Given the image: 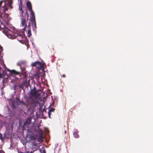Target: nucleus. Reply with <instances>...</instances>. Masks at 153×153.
I'll use <instances>...</instances> for the list:
<instances>
[{
  "label": "nucleus",
  "mask_w": 153,
  "mask_h": 153,
  "mask_svg": "<svg viewBox=\"0 0 153 153\" xmlns=\"http://www.w3.org/2000/svg\"><path fill=\"white\" fill-rule=\"evenodd\" d=\"M24 29L25 30L27 31L28 36L30 37L32 35V34L31 33V26L29 23L27 28Z\"/></svg>",
  "instance_id": "nucleus-9"
},
{
  "label": "nucleus",
  "mask_w": 153,
  "mask_h": 153,
  "mask_svg": "<svg viewBox=\"0 0 153 153\" xmlns=\"http://www.w3.org/2000/svg\"><path fill=\"white\" fill-rule=\"evenodd\" d=\"M13 4L12 0L10 1L7 3V6L6 5L4 1H1L0 2V21L1 22L2 21L6 22L8 21V15L5 13L6 10L8 9V7L10 8H13L12 4Z\"/></svg>",
  "instance_id": "nucleus-1"
},
{
  "label": "nucleus",
  "mask_w": 153,
  "mask_h": 153,
  "mask_svg": "<svg viewBox=\"0 0 153 153\" xmlns=\"http://www.w3.org/2000/svg\"><path fill=\"white\" fill-rule=\"evenodd\" d=\"M73 135L75 138H77L78 137L79 135L77 133L75 132H74L73 133Z\"/></svg>",
  "instance_id": "nucleus-21"
},
{
  "label": "nucleus",
  "mask_w": 153,
  "mask_h": 153,
  "mask_svg": "<svg viewBox=\"0 0 153 153\" xmlns=\"http://www.w3.org/2000/svg\"><path fill=\"white\" fill-rule=\"evenodd\" d=\"M26 6L29 10H31L32 9L31 4L30 1H28L27 2Z\"/></svg>",
  "instance_id": "nucleus-15"
},
{
  "label": "nucleus",
  "mask_w": 153,
  "mask_h": 153,
  "mask_svg": "<svg viewBox=\"0 0 153 153\" xmlns=\"http://www.w3.org/2000/svg\"><path fill=\"white\" fill-rule=\"evenodd\" d=\"M30 11V14L31 15L30 20H34L35 19V16L34 15V13L32 9L31 10H29Z\"/></svg>",
  "instance_id": "nucleus-13"
},
{
  "label": "nucleus",
  "mask_w": 153,
  "mask_h": 153,
  "mask_svg": "<svg viewBox=\"0 0 153 153\" xmlns=\"http://www.w3.org/2000/svg\"><path fill=\"white\" fill-rule=\"evenodd\" d=\"M43 150L42 151H41L40 149H39V150L41 153H46V151L44 148H42Z\"/></svg>",
  "instance_id": "nucleus-23"
},
{
  "label": "nucleus",
  "mask_w": 153,
  "mask_h": 153,
  "mask_svg": "<svg viewBox=\"0 0 153 153\" xmlns=\"http://www.w3.org/2000/svg\"><path fill=\"white\" fill-rule=\"evenodd\" d=\"M37 91H36L35 88H34L30 91V95L31 97L34 96L36 97H38L39 95H37Z\"/></svg>",
  "instance_id": "nucleus-8"
},
{
  "label": "nucleus",
  "mask_w": 153,
  "mask_h": 153,
  "mask_svg": "<svg viewBox=\"0 0 153 153\" xmlns=\"http://www.w3.org/2000/svg\"><path fill=\"white\" fill-rule=\"evenodd\" d=\"M30 139L31 140H35L36 139V137L34 136H31L30 137Z\"/></svg>",
  "instance_id": "nucleus-22"
},
{
  "label": "nucleus",
  "mask_w": 153,
  "mask_h": 153,
  "mask_svg": "<svg viewBox=\"0 0 153 153\" xmlns=\"http://www.w3.org/2000/svg\"><path fill=\"white\" fill-rule=\"evenodd\" d=\"M17 37L18 40L20 42L26 39V38L25 37V35L23 34H19L18 35Z\"/></svg>",
  "instance_id": "nucleus-7"
},
{
  "label": "nucleus",
  "mask_w": 153,
  "mask_h": 153,
  "mask_svg": "<svg viewBox=\"0 0 153 153\" xmlns=\"http://www.w3.org/2000/svg\"><path fill=\"white\" fill-rule=\"evenodd\" d=\"M17 99L18 100H19V99L18 98H17Z\"/></svg>",
  "instance_id": "nucleus-33"
},
{
  "label": "nucleus",
  "mask_w": 153,
  "mask_h": 153,
  "mask_svg": "<svg viewBox=\"0 0 153 153\" xmlns=\"http://www.w3.org/2000/svg\"><path fill=\"white\" fill-rule=\"evenodd\" d=\"M62 76L63 77L65 78L66 77L65 75V74H63Z\"/></svg>",
  "instance_id": "nucleus-31"
},
{
  "label": "nucleus",
  "mask_w": 153,
  "mask_h": 153,
  "mask_svg": "<svg viewBox=\"0 0 153 153\" xmlns=\"http://www.w3.org/2000/svg\"><path fill=\"white\" fill-rule=\"evenodd\" d=\"M63 128H64V133H65V134H66V129H65V128H67L66 127H65V126H64Z\"/></svg>",
  "instance_id": "nucleus-26"
},
{
  "label": "nucleus",
  "mask_w": 153,
  "mask_h": 153,
  "mask_svg": "<svg viewBox=\"0 0 153 153\" xmlns=\"http://www.w3.org/2000/svg\"><path fill=\"white\" fill-rule=\"evenodd\" d=\"M31 21L32 23V27H33V30L36 32V23L35 20V19L34 20H30Z\"/></svg>",
  "instance_id": "nucleus-11"
},
{
  "label": "nucleus",
  "mask_w": 153,
  "mask_h": 153,
  "mask_svg": "<svg viewBox=\"0 0 153 153\" xmlns=\"http://www.w3.org/2000/svg\"><path fill=\"white\" fill-rule=\"evenodd\" d=\"M25 82H22V83L19 84L18 85V86L19 88H20L22 89H23L24 88V85L25 84Z\"/></svg>",
  "instance_id": "nucleus-20"
},
{
  "label": "nucleus",
  "mask_w": 153,
  "mask_h": 153,
  "mask_svg": "<svg viewBox=\"0 0 153 153\" xmlns=\"http://www.w3.org/2000/svg\"><path fill=\"white\" fill-rule=\"evenodd\" d=\"M19 6H23L22 0H20V1H19Z\"/></svg>",
  "instance_id": "nucleus-25"
},
{
  "label": "nucleus",
  "mask_w": 153,
  "mask_h": 153,
  "mask_svg": "<svg viewBox=\"0 0 153 153\" xmlns=\"http://www.w3.org/2000/svg\"><path fill=\"white\" fill-rule=\"evenodd\" d=\"M0 153H4V152L3 151L1 150L0 151Z\"/></svg>",
  "instance_id": "nucleus-30"
},
{
  "label": "nucleus",
  "mask_w": 153,
  "mask_h": 153,
  "mask_svg": "<svg viewBox=\"0 0 153 153\" xmlns=\"http://www.w3.org/2000/svg\"><path fill=\"white\" fill-rule=\"evenodd\" d=\"M39 103V100L36 99L30 98L27 100V105L28 109L33 111L37 104Z\"/></svg>",
  "instance_id": "nucleus-3"
},
{
  "label": "nucleus",
  "mask_w": 153,
  "mask_h": 153,
  "mask_svg": "<svg viewBox=\"0 0 153 153\" xmlns=\"http://www.w3.org/2000/svg\"><path fill=\"white\" fill-rule=\"evenodd\" d=\"M30 124L26 123L25 122L24 123L23 126V130H29V126Z\"/></svg>",
  "instance_id": "nucleus-14"
},
{
  "label": "nucleus",
  "mask_w": 153,
  "mask_h": 153,
  "mask_svg": "<svg viewBox=\"0 0 153 153\" xmlns=\"http://www.w3.org/2000/svg\"><path fill=\"white\" fill-rule=\"evenodd\" d=\"M19 1H20V0H19Z\"/></svg>",
  "instance_id": "nucleus-34"
},
{
  "label": "nucleus",
  "mask_w": 153,
  "mask_h": 153,
  "mask_svg": "<svg viewBox=\"0 0 153 153\" xmlns=\"http://www.w3.org/2000/svg\"><path fill=\"white\" fill-rule=\"evenodd\" d=\"M13 4L12 0L10 1L7 3V6L6 5L4 1H1L0 2V21L1 22L2 21L6 22L8 21V15L5 13L6 10L8 9V7L10 8H13L12 4Z\"/></svg>",
  "instance_id": "nucleus-2"
},
{
  "label": "nucleus",
  "mask_w": 153,
  "mask_h": 153,
  "mask_svg": "<svg viewBox=\"0 0 153 153\" xmlns=\"http://www.w3.org/2000/svg\"><path fill=\"white\" fill-rule=\"evenodd\" d=\"M19 153H26L25 152H20Z\"/></svg>",
  "instance_id": "nucleus-32"
},
{
  "label": "nucleus",
  "mask_w": 153,
  "mask_h": 153,
  "mask_svg": "<svg viewBox=\"0 0 153 153\" xmlns=\"http://www.w3.org/2000/svg\"><path fill=\"white\" fill-rule=\"evenodd\" d=\"M32 117H29L27 118L25 122L26 123H27L30 124L31 122V120Z\"/></svg>",
  "instance_id": "nucleus-16"
},
{
  "label": "nucleus",
  "mask_w": 153,
  "mask_h": 153,
  "mask_svg": "<svg viewBox=\"0 0 153 153\" xmlns=\"http://www.w3.org/2000/svg\"><path fill=\"white\" fill-rule=\"evenodd\" d=\"M32 66L33 67H36L38 69L42 68L43 71H44L43 65L39 62H36L32 64Z\"/></svg>",
  "instance_id": "nucleus-6"
},
{
  "label": "nucleus",
  "mask_w": 153,
  "mask_h": 153,
  "mask_svg": "<svg viewBox=\"0 0 153 153\" xmlns=\"http://www.w3.org/2000/svg\"><path fill=\"white\" fill-rule=\"evenodd\" d=\"M55 110V109L54 108H51L49 110V111L48 112V115L49 117L50 118H51L50 116H51V113L54 110Z\"/></svg>",
  "instance_id": "nucleus-19"
},
{
  "label": "nucleus",
  "mask_w": 153,
  "mask_h": 153,
  "mask_svg": "<svg viewBox=\"0 0 153 153\" xmlns=\"http://www.w3.org/2000/svg\"><path fill=\"white\" fill-rule=\"evenodd\" d=\"M3 50V48L0 46V51H2Z\"/></svg>",
  "instance_id": "nucleus-28"
},
{
  "label": "nucleus",
  "mask_w": 153,
  "mask_h": 153,
  "mask_svg": "<svg viewBox=\"0 0 153 153\" xmlns=\"http://www.w3.org/2000/svg\"><path fill=\"white\" fill-rule=\"evenodd\" d=\"M4 33L9 38L13 39L15 37L13 32L8 28H6L4 29Z\"/></svg>",
  "instance_id": "nucleus-5"
},
{
  "label": "nucleus",
  "mask_w": 153,
  "mask_h": 153,
  "mask_svg": "<svg viewBox=\"0 0 153 153\" xmlns=\"http://www.w3.org/2000/svg\"><path fill=\"white\" fill-rule=\"evenodd\" d=\"M38 128L39 129V130H38V133L39 134V135L40 136V139H39V141H41L42 142V135L43 133V131L42 129L39 128V127H38Z\"/></svg>",
  "instance_id": "nucleus-10"
},
{
  "label": "nucleus",
  "mask_w": 153,
  "mask_h": 153,
  "mask_svg": "<svg viewBox=\"0 0 153 153\" xmlns=\"http://www.w3.org/2000/svg\"><path fill=\"white\" fill-rule=\"evenodd\" d=\"M26 153H33V151H26L25 152Z\"/></svg>",
  "instance_id": "nucleus-27"
},
{
  "label": "nucleus",
  "mask_w": 153,
  "mask_h": 153,
  "mask_svg": "<svg viewBox=\"0 0 153 153\" xmlns=\"http://www.w3.org/2000/svg\"><path fill=\"white\" fill-rule=\"evenodd\" d=\"M7 71L10 72L11 74L13 75H18L20 74V73L14 70H12V71L10 70L9 69L7 70Z\"/></svg>",
  "instance_id": "nucleus-12"
},
{
  "label": "nucleus",
  "mask_w": 153,
  "mask_h": 153,
  "mask_svg": "<svg viewBox=\"0 0 153 153\" xmlns=\"http://www.w3.org/2000/svg\"><path fill=\"white\" fill-rule=\"evenodd\" d=\"M21 102L22 103V104L23 105H26V106L27 107V100L26 101V102H23V101H22Z\"/></svg>",
  "instance_id": "nucleus-24"
},
{
  "label": "nucleus",
  "mask_w": 153,
  "mask_h": 153,
  "mask_svg": "<svg viewBox=\"0 0 153 153\" xmlns=\"http://www.w3.org/2000/svg\"><path fill=\"white\" fill-rule=\"evenodd\" d=\"M23 6H19L18 10L20 11V13L21 14V16H24V11L22 10Z\"/></svg>",
  "instance_id": "nucleus-17"
},
{
  "label": "nucleus",
  "mask_w": 153,
  "mask_h": 153,
  "mask_svg": "<svg viewBox=\"0 0 153 153\" xmlns=\"http://www.w3.org/2000/svg\"><path fill=\"white\" fill-rule=\"evenodd\" d=\"M39 148V146H37V145H33L32 146V149L33 150V152H34L36 150H37Z\"/></svg>",
  "instance_id": "nucleus-18"
},
{
  "label": "nucleus",
  "mask_w": 153,
  "mask_h": 153,
  "mask_svg": "<svg viewBox=\"0 0 153 153\" xmlns=\"http://www.w3.org/2000/svg\"><path fill=\"white\" fill-rule=\"evenodd\" d=\"M26 10V12L24 13V16H22L21 18V26L22 27L24 26V29L27 28L28 27L27 26L26 23L28 21L29 16L27 10Z\"/></svg>",
  "instance_id": "nucleus-4"
},
{
  "label": "nucleus",
  "mask_w": 153,
  "mask_h": 153,
  "mask_svg": "<svg viewBox=\"0 0 153 153\" xmlns=\"http://www.w3.org/2000/svg\"><path fill=\"white\" fill-rule=\"evenodd\" d=\"M37 145V143L36 142H34L33 143V145Z\"/></svg>",
  "instance_id": "nucleus-29"
}]
</instances>
